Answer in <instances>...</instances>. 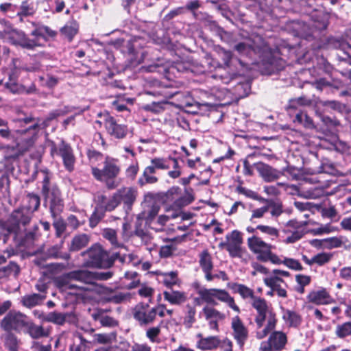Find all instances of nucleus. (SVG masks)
I'll use <instances>...</instances> for the list:
<instances>
[{
	"label": "nucleus",
	"mask_w": 351,
	"mask_h": 351,
	"mask_svg": "<svg viewBox=\"0 0 351 351\" xmlns=\"http://www.w3.org/2000/svg\"><path fill=\"white\" fill-rule=\"evenodd\" d=\"M95 281L96 276L94 272L83 269L73 271L58 277L55 283L62 289H80L85 291L99 292L101 287Z\"/></svg>",
	"instance_id": "nucleus-1"
},
{
	"label": "nucleus",
	"mask_w": 351,
	"mask_h": 351,
	"mask_svg": "<svg viewBox=\"0 0 351 351\" xmlns=\"http://www.w3.org/2000/svg\"><path fill=\"white\" fill-rule=\"evenodd\" d=\"M251 305L257 312L255 317L256 336L258 339H262L276 328L277 323L276 313L264 298L257 296L253 298Z\"/></svg>",
	"instance_id": "nucleus-2"
},
{
	"label": "nucleus",
	"mask_w": 351,
	"mask_h": 351,
	"mask_svg": "<svg viewBox=\"0 0 351 351\" xmlns=\"http://www.w3.org/2000/svg\"><path fill=\"white\" fill-rule=\"evenodd\" d=\"M193 287L198 295L197 297L193 298V302L195 305L200 306L203 303H206V305H216L217 304L216 300H217L226 303L236 313H240V308L236 304L234 299L226 290L215 288L207 289L197 282L194 283Z\"/></svg>",
	"instance_id": "nucleus-3"
},
{
	"label": "nucleus",
	"mask_w": 351,
	"mask_h": 351,
	"mask_svg": "<svg viewBox=\"0 0 351 351\" xmlns=\"http://www.w3.org/2000/svg\"><path fill=\"white\" fill-rule=\"evenodd\" d=\"M44 34L49 36H54L56 35V32L49 27L41 26L37 30L32 32V36L35 37L33 39L27 37L23 32L16 29L5 31L2 33V37L5 41L14 45H19L27 49H34L36 47L41 45L38 36Z\"/></svg>",
	"instance_id": "nucleus-4"
},
{
	"label": "nucleus",
	"mask_w": 351,
	"mask_h": 351,
	"mask_svg": "<svg viewBox=\"0 0 351 351\" xmlns=\"http://www.w3.org/2000/svg\"><path fill=\"white\" fill-rule=\"evenodd\" d=\"M234 49L241 55H250L252 52L261 53L263 56H269L266 63L269 64L268 73H271L276 69L274 66L275 60L270 58L271 51L267 45L264 41L263 38L258 36H254L252 38L245 40L237 44L234 46Z\"/></svg>",
	"instance_id": "nucleus-5"
},
{
	"label": "nucleus",
	"mask_w": 351,
	"mask_h": 351,
	"mask_svg": "<svg viewBox=\"0 0 351 351\" xmlns=\"http://www.w3.org/2000/svg\"><path fill=\"white\" fill-rule=\"evenodd\" d=\"M121 169L117 165L114 158L106 156L104 162L102 169L92 167V173L94 178L99 180L105 182L108 189H112L118 186V183L113 180L120 173Z\"/></svg>",
	"instance_id": "nucleus-6"
},
{
	"label": "nucleus",
	"mask_w": 351,
	"mask_h": 351,
	"mask_svg": "<svg viewBox=\"0 0 351 351\" xmlns=\"http://www.w3.org/2000/svg\"><path fill=\"white\" fill-rule=\"evenodd\" d=\"M27 319L25 314L19 311H10L1 320L0 326L6 332H21L23 331Z\"/></svg>",
	"instance_id": "nucleus-7"
},
{
	"label": "nucleus",
	"mask_w": 351,
	"mask_h": 351,
	"mask_svg": "<svg viewBox=\"0 0 351 351\" xmlns=\"http://www.w3.org/2000/svg\"><path fill=\"white\" fill-rule=\"evenodd\" d=\"M98 115L101 119L97 120L95 123L99 125L104 123L108 134L119 139L125 137L128 131L125 125L118 123L112 117L107 113L99 114Z\"/></svg>",
	"instance_id": "nucleus-8"
},
{
	"label": "nucleus",
	"mask_w": 351,
	"mask_h": 351,
	"mask_svg": "<svg viewBox=\"0 0 351 351\" xmlns=\"http://www.w3.org/2000/svg\"><path fill=\"white\" fill-rule=\"evenodd\" d=\"M82 256L89 258L88 264L93 267H108L112 264L108 253L99 245H93L88 250L83 252Z\"/></svg>",
	"instance_id": "nucleus-9"
},
{
	"label": "nucleus",
	"mask_w": 351,
	"mask_h": 351,
	"mask_svg": "<svg viewBox=\"0 0 351 351\" xmlns=\"http://www.w3.org/2000/svg\"><path fill=\"white\" fill-rule=\"evenodd\" d=\"M226 242L221 243L220 247L225 248L233 258H242L245 250L241 247L243 242L241 233L237 230L232 231L226 236Z\"/></svg>",
	"instance_id": "nucleus-10"
},
{
	"label": "nucleus",
	"mask_w": 351,
	"mask_h": 351,
	"mask_svg": "<svg viewBox=\"0 0 351 351\" xmlns=\"http://www.w3.org/2000/svg\"><path fill=\"white\" fill-rule=\"evenodd\" d=\"M32 214L26 210L25 208L14 211L5 226L9 232H14L16 234L19 230L20 225L26 226L28 224L32 219Z\"/></svg>",
	"instance_id": "nucleus-11"
},
{
	"label": "nucleus",
	"mask_w": 351,
	"mask_h": 351,
	"mask_svg": "<svg viewBox=\"0 0 351 351\" xmlns=\"http://www.w3.org/2000/svg\"><path fill=\"white\" fill-rule=\"evenodd\" d=\"M287 343V337L282 331H273L268 339L263 341L260 345V351H280Z\"/></svg>",
	"instance_id": "nucleus-12"
},
{
	"label": "nucleus",
	"mask_w": 351,
	"mask_h": 351,
	"mask_svg": "<svg viewBox=\"0 0 351 351\" xmlns=\"http://www.w3.org/2000/svg\"><path fill=\"white\" fill-rule=\"evenodd\" d=\"M51 154L61 157L65 169L71 172L74 169L75 158L71 146L62 141L58 147L51 148Z\"/></svg>",
	"instance_id": "nucleus-13"
},
{
	"label": "nucleus",
	"mask_w": 351,
	"mask_h": 351,
	"mask_svg": "<svg viewBox=\"0 0 351 351\" xmlns=\"http://www.w3.org/2000/svg\"><path fill=\"white\" fill-rule=\"evenodd\" d=\"M210 305L211 304L205 305L199 315L208 322V327L210 330L217 332L219 331V323L223 322L226 316L225 313Z\"/></svg>",
	"instance_id": "nucleus-14"
},
{
	"label": "nucleus",
	"mask_w": 351,
	"mask_h": 351,
	"mask_svg": "<svg viewBox=\"0 0 351 351\" xmlns=\"http://www.w3.org/2000/svg\"><path fill=\"white\" fill-rule=\"evenodd\" d=\"M154 311L149 304L139 303L133 309V317L140 326L150 325L156 320Z\"/></svg>",
	"instance_id": "nucleus-15"
},
{
	"label": "nucleus",
	"mask_w": 351,
	"mask_h": 351,
	"mask_svg": "<svg viewBox=\"0 0 351 351\" xmlns=\"http://www.w3.org/2000/svg\"><path fill=\"white\" fill-rule=\"evenodd\" d=\"M231 328L234 339L242 348L248 339V330L238 315L232 318Z\"/></svg>",
	"instance_id": "nucleus-16"
},
{
	"label": "nucleus",
	"mask_w": 351,
	"mask_h": 351,
	"mask_svg": "<svg viewBox=\"0 0 351 351\" xmlns=\"http://www.w3.org/2000/svg\"><path fill=\"white\" fill-rule=\"evenodd\" d=\"M43 194L46 202L49 203V209L51 215L53 217L56 216L63 208V202L60 190L57 187L53 186L51 190Z\"/></svg>",
	"instance_id": "nucleus-17"
},
{
	"label": "nucleus",
	"mask_w": 351,
	"mask_h": 351,
	"mask_svg": "<svg viewBox=\"0 0 351 351\" xmlns=\"http://www.w3.org/2000/svg\"><path fill=\"white\" fill-rule=\"evenodd\" d=\"M247 244L249 249L257 255V259L261 261L262 256H265L269 249L273 248V245L263 241L257 235H253L247 240Z\"/></svg>",
	"instance_id": "nucleus-18"
},
{
	"label": "nucleus",
	"mask_w": 351,
	"mask_h": 351,
	"mask_svg": "<svg viewBox=\"0 0 351 351\" xmlns=\"http://www.w3.org/2000/svg\"><path fill=\"white\" fill-rule=\"evenodd\" d=\"M166 197L167 201L172 202V206L176 209H180L191 202L189 197L182 193L180 189L178 187L170 189L167 192Z\"/></svg>",
	"instance_id": "nucleus-19"
},
{
	"label": "nucleus",
	"mask_w": 351,
	"mask_h": 351,
	"mask_svg": "<svg viewBox=\"0 0 351 351\" xmlns=\"http://www.w3.org/2000/svg\"><path fill=\"white\" fill-rule=\"evenodd\" d=\"M197 341H196L197 348L201 350H213L219 347L221 339L219 336L204 337L202 333L196 335Z\"/></svg>",
	"instance_id": "nucleus-20"
},
{
	"label": "nucleus",
	"mask_w": 351,
	"mask_h": 351,
	"mask_svg": "<svg viewBox=\"0 0 351 351\" xmlns=\"http://www.w3.org/2000/svg\"><path fill=\"white\" fill-rule=\"evenodd\" d=\"M263 282L267 287L274 290L279 297H287V292L285 289L287 285L282 278L276 276L268 275L263 278Z\"/></svg>",
	"instance_id": "nucleus-21"
},
{
	"label": "nucleus",
	"mask_w": 351,
	"mask_h": 351,
	"mask_svg": "<svg viewBox=\"0 0 351 351\" xmlns=\"http://www.w3.org/2000/svg\"><path fill=\"white\" fill-rule=\"evenodd\" d=\"M117 193L120 199V203H123L126 210L130 209L137 196L136 189L133 187H123L119 189Z\"/></svg>",
	"instance_id": "nucleus-22"
},
{
	"label": "nucleus",
	"mask_w": 351,
	"mask_h": 351,
	"mask_svg": "<svg viewBox=\"0 0 351 351\" xmlns=\"http://www.w3.org/2000/svg\"><path fill=\"white\" fill-rule=\"evenodd\" d=\"M13 63V71L10 75V82L7 83V86L10 89V90L13 93H19L21 91V87H20L17 84L14 82V80L18 77L19 71L21 69L25 70L27 71H34L35 69L34 68L29 67H24L20 68L19 60L18 59H14L12 61Z\"/></svg>",
	"instance_id": "nucleus-23"
},
{
	"label": "nucleus",
	"mask_w": 351,
	"mask_h": 351,
	"mask_svg": "<svg viewBox=\"0 0 351 351\" xmlns=\"http://www.w3.org/2000/svg\"><path fill=\"white\" fill-rule=\"evenodd\" d=\"M29 335L33 339H38L49 335V331L41 326L34 324L27 319L23 331Z\"/></svg>",
	"instance_id": "nucleus-24"
},
{
	"label": "nucleus",
	"mask_w": 351,
	"mask_h": 351,
	"mask_svg": "<svg viewBox=\"0 0 351 351\" xmlns=\"http://www.w3.org/2000/svg\"><path fill=\"white\" fill-rule=\"evenodd\" d=\"M176 69L178 72H191L199 74L205 71L202 65H197L188 62H178L175 63L171 68V71Z\"/></svg>",
	"instance_id": "nucleus-25"
},
{
	"label": "nucleus",
	"mask_w": 351,
	"mask_h": 351,
	"mask_svg": "<svg viewBox=\"0 0 351 351\" xmlns=\"http://www.w3.org/2000/svg\"><path fill=\"white\" fill-rule=\"evenodd\" d=\"M163 295L165 300L173 305H180L187 299L186 293L179 291H165Z\"/></svg>",
	"instance_id": "nucleus-26"
},
{
	"label": "nucleus",
	"mask_w": 351,
	"mask_h": 351,
	"mask_svg": "<svg viewBox=\"0 0 351 351\" xmlns=\"http://www.w3.org/2000/svg\"><path fill=\"white\" fill-rule=\"evenodd\" d=\"M309 302L321 305L330 302L331 298L325 289L311 291L308 295Z\"/></svg>",
	"instance_id": "nucleus-27"
},
{
	"label": "nucleus",
	"mask_w": 351,
	"mask_h": 351,
	"mask_svg": "<svg viewBox=\"0 0 351 351\" xmlns=\"http://www.w3.org/2000/svg\"><path fill=\"white\" fill-rule=\"evenodd\" d=\"M160 206L155 200L146 199L144 203V210L143 212V217L147 221H152L158 213Z\"/></svg>",
	"instance_id": "nucleus-28"
},
{
	"label": "nucleus",
	"mask_w": 351,
	"mask_h": 351,
	"mask_svg": "<svg viewBox=\"0 0 351 351\" xmlns=\"http://www.w3.org/2000/svg\"><path fill=\"white\" fill-rule=\"evenodd\" d=\"M228 287L234 293H239L243 299L250 298L252 301L253 298H256L254 295V291L244 285L239 283H229Z\"/></svg>",
	"instance_id": "nucleus-29"
},
{
	"label": "nucleus",
	"mask_w": 351,
	"mask_h": 351,
	"mask_svg": "<svg viewBox=\"0 0 351 351\" xmlns=\"http://www.w3.org/2000/svg\"><path fill=\"white\" fill-rule=\"evenodd\" d=\"M196 308L194 306L191 304H187L185 306L184 317H183V325L186 328H190L196 322Z\"/></svg>",
	"instance_id": "nucleus-30"
},
{
	"label": "nucleus",
	"mask_w": 351,
	"mask_h": 351,
	"mask_svg": "<svg viewBox=\"0 0 351 351\" xmlns=\"http://www.w3.org/2000/svg\"><path fill=\"white\" fill-rule=\"evenodd\" d=\"M282 319L289 327H298L302 322L299 313L288 309L283 311Z\"/></svg>",
	"instance_id": "nucleus-31"
},
{
	"label": "nucleus",
	"mask_w": 351,
	"mask_h": 351,
	"mask_svg": "<svg viewBox=\"0 0 351 351\" xmlns=\"http://www.w3.org/2000/svg\"><path fill=\"white\" fill-rule=\"evenodd\" d=\"M38 317L44 322H52L56 324L62 325L66 321L64 314L58 312H50L47 314L42 313Z\"/></svg>",
	"instance_id": "nucleus-32"
},
{
	"label": "nucleus",
	"mask_w": 351,
	"mask_h": 351,
	"mask_svg": "<svg viewBox=\"0 0 351 351\" xmlns=\"http://www.w3.org/2000/svg\"><path fill=\"white\" fill-rule=\"evenodd\" d=\"M260 173L264 180L267 182H271L279 178L282 173L269 165H263L261 169Z\"/></svg>",
	"instance_id": "nucleus-33"
},
{
	"label": "nucleus",
	"mask_w": 351,
	"mask_h": 351,
	"mask_svg": "<svg viewBox=\"0 0 351 351\" xmlns=\"http://www.w3.org/2000/svg\"><path fill=\"white\" fill-rule=\"evenodd\" d=\"M256 229L271 241L276 240L280 235L279 230L274 226L260 224L256 226Z\"/></svg>",
	"instance_id": "nucleus-34"
},
{
	"label": "nucleus",
	"mask_w": 351,
	"mask_h": 351,
	"mask_svg": "<svg viewBox=\"0 0 351 351\" xmlns=\"http://www.w3.org/2000/svg\"><path fill=\"white\" fill-rule=\"evenodd\" d=\"M131 298L130 293L116 292L111 291L106 300L112 303L120 304L127 302Z\"/></svg>",
	"instance_id": "nucleus-35"
},
{
	"label": "nucleus",
	"mask_w": 351,
	"mask_h": 351,
	"mask_svg": "<svg viewBox=\"0 0 351 351\" xmlns=\"http://www.w3.org/2000/svg\"><path fill=\"white\" fill-rule=\"evenodd\" d=\"M160 277L163 284L169 288L177 285L179 282L178 273L176 271L161 273Z\"/></svg>",
	"instance_id": "nucleus-36"
},
{
	"label": "nucleus",
	"mask_w": 351,
	"mask_h": 351,
	"mask_svg": "<svg viewBox=\"0 0 351 351\" xmlns=\"http://www.w3.org/2000/svg\"><path fill=\"white\" fill-rule=\"evenodd\" d=\"M88 241V237L86 234L76 236L72 240L70 249L72 251H78L86 247Z\"/></svg>",
	"instance_id": "nucleus-37"
},
{
	"label": "nucleus",
	"mask_w": 351,
	"mask_h": 351,
	"mask_svg": "<svg viewBox=\"0 0 351 351\" xmlns=\"http://www.w3.org/2000/svg\"><path fill=\"white\" fill-rule=\"evenodd\" d=\"M283 232L286 234H290L289 237L284 240V243L287 244L294 243L304 235L303 230H292L291 229H285Z\"/></svg>",
	"instance_id": "nucleus-38"
},
{
	"label": "nucleus",
	"mask_w": 351,
	"mask_h": 351,
	"mask_svg": "<svg viewBox=\"0 0 351 351\" xmlns=\"http://www.w3.org/2000/svg\"><path fill=\"white\" fill-rule=\"evenodd\" d=\"M61 33L66 37L69 41H71L73 36L77 34L78 31V27L76 23L75 22H69L67 23L61 29Z\"/></svg>",
	"instance_id": "nucleus-39"
},
{
	"label": "nucleus",
	"mask_w": 351,
	"mask_h": 351,
	"mask_svg": "<svg viewBox=\"0 0 351 351\" xmlns=\"http://www.w3.org/2000/svg\"><path fill=\"white\" fill-rule=\"evenodd\" d=\"M44 298L40 294L34 293L23 297L21 302L25 306L32 308L37 305Z\"/></svg>",
	"instance_id": "nucleus-40"
},
{
	"label": "nucleus",
	"mask_w": 351,
	"mask_h": 351,
	"mask_svg": "<svg viewBox=\"0 0 351 351\" xmlns=\"http://www.w3.org/2000/svg\"><path fill=\"white\" fill-rule=\"evenodd\" d=\"M294 121H297L300 124L302 125L304 128L308 129H312L314 128L312 119L308 117V115L304 112H300L297 113Z\"/></svg>",
	"instance_id": "nucleus-41"
},
{
	"label": "nucleus",
	"mask_w": 351,
	"mask_h": 351,
	"mask_svg": "<svg viewBox=\"0 0 351 351\" xmlns=\"http://www.w3.org/2000/svg\"><path fill=\"white\" fill-rule=\"evenodd\" d=\"M4 343L10 351H18L19 341L14 334L8 332L4 336Z\"/></svg>",
	"instance_id": "nucleus-42"
},
{
	"label": "nucleus",
	"mask_w": 351,
	"mask_h": 351,
	"mask_svg": "<svg viewBox=\"0 0 351 351\" xmlns=\"http://www.w3.org/2000/svg\"><path fill=\"white\" fill-rule=\"evenodd\" d=\"M199 265L202 270H212L213 262L211 256L207 250L203 251L199 255Z\"/></svg>",
	"instance_id": "nucleus-43"
},
{
	"label": "nucleus",
	"mask_w": 351,
	"mask_h": 351,
	"mask_svg": "<svg viewBox=\"0 0 351 351\" xmlns=\"http://www.w3.org/2000/svg\"><path fill=\"white\" fill-rule=\"evenodd\" d=\"M335 334L339 338H345L351 335V322H346L337 326Z\"/></svg>",
	"instance_id": "nucleus-44"
},
{
	"label": "nucleus",
	"mask_w": 351,
	"mask_h": 351,
	"mask_svg": "<svg viewBox=\"0 0 351 351\" xmlns=\"http://www.w3.org/2000/svg\"><path fill=\"white\" fill-rule=\"evenodd\" d=\"M27 198L28 205L25 208L33 214V213L36 211L40 206V197L35 194H29L27 196Z\"/></svg>",
	"instance_id": "nucleus-45"
},
{
	"label": "nucleus",
	"mask_w": 351,
	"mask_h": 351,
	"mask_svg": "<svg viewBox=\"0 0 351 351\" xmlns=\"http://www.w3.org/2000/svg\"><path fill=\"white\" fill-rule=\"evenodd\" d=\"M262 200L268 203L266 206H269V209L271 208L270 213L272 217H277L282 213V206L281 203L265 199H262Z\"/></svg>",
	"instance_id": "nucleus-46"
},
{
	"label": "nucleus",
	"mask_w": 351,
	"mask_h": 351,
	"mask_svg": "<svg viewBox=\"0 0 351 351\" xmlns=\"http://www.w3.org/2000/svg\"><path fill=\"white\" fill-rule=\"evenodd\" d=\"M332 254L327 252L319 253L313 256V264H317L319 266L328 263L332 258Z\"/></svg>",
	"instance_id": "nucleus-47"
},
{
	"label": "nucleus",
	"mask_w": 351,
	"mask_h": 351,
	"mask_svg": "<svg viewBox=\"0 0 351 351\" xmlns=\"http://www.w3.org/2000/svg\"><path fill=\"white\" fill-rule=\"evenodd\" d=\"M125 278L127 280H132V281L125 284V287L128 289H132L136 287L139 283L140 280L137 278V273L135 271H128L125 274Z\"/></svg>",
	"instance_id": "nucleus-48"
},
{
	"label": "nucleus",
	"mask_w": 351,
	"mask_h": 351,
	"mask_svg": "<svg viewBox=\"0 0 351 351\" xmlns=\"http://www.w3.org/2000/svg\"><path fill=\"white\" fill-rule=\"evenodd\" d=\"M336 230V228L328 223L325 225H320L318 228L312 229L311 230V232L313 233L314 235H322L324 234H329Z\"/></svg>",
	"instance_id": "nucleus-49"
},
{
	"label": "nucleus",
	"mask_w": 351,
	"mask_h": 351,
	"mask_svg": "<svg viewBox=\"0 0 351 351\" xmlns=\"http://www.w3.org/2000/svg\"><path fill=\"white\" fill-rule=\"evenodd\" d=\"M53 13L62 12L65 8L64 0H47Z\"/></svg>",
	"instance_id": "nucleus-50"
},
{
	"label": "nucleus",
	"mask_w": 351,
	"mask_h": 351,
	"mask_svg": "<svg viewBox=\"0 0 351 351\" xmlns=\"http://www.w3.org/2000/svg\"><path fill=\"white\" fill-rule=\"evenodd\" d=\"M34 12L32 3L28 1H25L22 2L20 6V12H18V14L20 16H29L32 15Z\"/></svg>",
	"instance_id": "nucleus-51"
},
{
	"label": "nucleus",
	"mask_w": 351,
	"mask_h": 351,
	"mask_svg": "<svg viewBox=\"0 0 351 351\" xmlns=\"http://www.w3.org/2000/svg\"><path fill=\"white\" fill-rule=\"evenodd\" d=\"M283 265L295 271H302L303 269V267L299 261L291 258L284 257Z\"/></svg>",
	"instance_id": "nucleus-52"
},
{
	"label": "nucleus",
	"mask_w": 351,
	"mask_h": 351,
	"mask_svg": "<svg viewBox=\"0 0 351 351\" xmlns=\"http://www.w3.org/2000/svg\"><path fill=\"white\" fill-rule=\"evenodd\" d=\"M271 250L272 249H269L265 255L262 256L261 261L263 262L270 261L276 265L283 264V259L280 258L276 254L272 253Z\"/></svg>",
	"instance_id": "nucleus-53"
},
{
	"label": "nucleus",
	"mask_w": 351,
	"mask_h": 351,
	"mask_svg": "<svg viewBox=\"0 0 351 351\" xmlns=\"http://www.w3.org/2000/svg\"><path fill=\"white\" fill-rule=\"evenodd\" d=\"M269 211V206H263L261 208H256L252 210V215L250 221L252 223H255L256 219H261L263 217L264 215Z\"/></svg>",
	"instance_id": "nucleus-54"
},
{
	"label": "nucleus",
	"mask_w": 351,
	"mask_h": 351,
	"mask_svg": "<svg viewBox=\"0 0 351 351\" xmlns=\"http://www.w3.org/2000/svg\"><path fill=\"white\" fill-rule=\"evenodd\" d=\"M103 236L105 239H108L112 243V245L114 246L119 245L117 239V233L114 230L110 228L104 230Z\"/></svg>",
	"instance_id": "nucleus-55"
},
{
	"label": "nucleus",
	"mask_w": 351,
	"mask_h": 351,
	"mask_svg": "<svg viewBox=\"0 0 351 351\" xmlns=\"http://www.w3.org/2000/svg\"><path fill=\"white\" fill-rule=\"evenodd\" d=\"M160 332V326L151 327L146 331V337L152 343L158 342V336Z\"/></svg>",
	"instance_id": "nucleus-56"
},
{
	"label": "nucleus",
	"mask_w": 351,
	"mask_h": 351,
	"mask_svg": "<svg viewBox=\"0 0 351 351\" xmlns=\"http://www.w3.org/2000/svg\"><path fill=\"white\" fill-rule=\"evenodd\" d=\"M120 204V199L117 195V192L113 194L112 197L105 204V210L107 211H112L118 206Z\"/></svg>",
	"instance_id": "nucleus-57"
},
{
	"label": "nucleus",
	"mask_w": 351,
	"mask_h": 351,
	"mask_svg": "<svg viewBox=\"0 0 351 351\" xmlns=\"http://www.w3.org/2000/svg\"><path fill=\"white\" fill-rule=\"evenodd\" d=\"M138 293L141 297L149 298V301H151V299L154 293V289L151 287L143 285L138 289Z\"/></svg>",
	"instance_id": "nucleus-58"
},
{
	"label": "nucleus",
	"mask_w": 351,
	"mask_h": 351,
	"mask_svg": "<svg viewBox=\"0 0 351 351\" xmlns=\"http://www.w3.org/2000/svg\"><path fill=\"white\" fill-rule=\"evenodd\" d=\"M217 55L223 62L224 65L228 66L232 59V53L230 51L220 48L217 50Z\"/></svg>",
	"instance_id": "nucleus-59"
},
{
	"label": "nucleus",
	"mask_w": 351,
	"mask_h": 351,
	"mask_svg": "<svg viewBox=\"0 0 351 351\" xmlns=\"http://www.w3.org/2000/svg\"><path fill=\"white\" fill-rule=\"evenodd\" d=\"M95 351H129L128 346L125 343H121L119 345L108 347H102Z\"/></svg>",
	"instance_id": "nucleus-60"
},
{
	"label": "nucleus",
	"mask_w": 351,
	"mask_h": 351,
	"mask_svg": "<svg viewBox=\"0 0 351 351\" xmlns=\"http://www.w3.org/2000/svg\"><path fill=\"white\" fill-rule=\"evenodd\" d=\"M151 164L154 165L158 169H167L170 167L167 160L162 158H154L152 159Z\"/></svg>",
	"instance_id": "nucleus-61"
},
{
	"label": "nucleus",
	"mask_w": 351,
	"mask_h": 351,
	"mask_svg": "<svg viewBox=\"0 0 351 351\" xmlns=\"http://www.w3.org/2000/svg\"><path fill=\"white\" fill-rule=\"evenodd\" d=\"M311 103L310 99L301 97L291 99L289 103V107L291 108H296L298 106H309Z\"/></svg>",
	"instance_id": "nucleus-62"
},
{
	"label": "nucleus",
	"mask_w": 351,
	"mask_h": 351,
	"mask_svg": "<svg viewBox=\"0 0 351 351\" xmlns=\"http://www.w3.org/2000/svg\"><path fill=\"white\" fill-rule=\"evenodd\" d=\"M138 164L137 162L131 164L125 171V175L128 178L134 180L138 172Z\"/></svg>",
	"instance_id": "nucleus-63"
},
{
	"label": "nucleus",
	"mask_w": 351,
	"mask_h": 351,
	"mask_svg": "<svg viewBox=\"0 0 351 351\" xmlns=\"http://www.w3.org/2000/svg\"><path fill=\"white\" fill-rule=\"evenodd\" d=\"M174 250L175 247L172 244H167L160 247L159 253L161 257L167 258L170 256Z\"/></svg>",
	"instance_id": "nucleus-64"
}]
</instances>
